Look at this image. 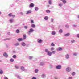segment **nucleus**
I'll use <instances>...</instances> for the list:
<instances>
[{
	"label": "nucleus",
	"mask_w": 79,
	"mask_h": 79,
	"mask_svg": "<svg viewBox=\"0 0 79 79\" xmlns=\"http://www.w3.org/2000/svg\"><path fill=\"white\" fill-rule=\"evenodd\" d=\"M34 31V29H33L32 28H31L29 29V31L28 32L27 34H28V35H31V33L33 32Z\"/></svg>",
	"instance_id": "f257e3e1"
},
{
	"label": "nucleus",
	"mask_w": 79,
	"mask_h": 79,
	"mask_svg": "<svg viewBox=\"0 0 79 79\" xmlns=\"http://www.w3.org/2000/svg\"><path fill=\"white\" fill-rule=\"evenodd\" d=\"M20 69L22 71H25V72L27 71V70L25 69L24 67L23 66H21L20 67Z\"/></svg>",
	"instance_id": "f03ea898"
},
{
	"label": "nucleus",
	"mask_w": 79,
	"mask_h": 79,
	"mask_svg": "<svg viewBox=\"0 0 79 79\" xmlns=\"http://www.w3.org/2000/svg\"><path fill=\"white\" fill-rule=\"evenodd\" d=\"M66 71L67 72H70L71 70V67H68L66 69Z\"/></svg>",
	"instance_id": "7ed1b4c3"
},
{
	"label": "nucleus",
	"mask_w": 79,
	"mask_h": 79,
	"mask_svg": "<svg viewBox=\"0 0 79 79\" xmlns=\"http://www.w3.org/2000/svg\"><path fill=\"white\" fill-rule=\"evenodd\" d=\"M61 65H58L56 67V69H61Z\"/></svg>",
	"instance_id": "20e7f679"
},
{
	"label": "nucleus",
	"mask_w": 79,
	"mask_h": 79,
	"mask_svg": "<svg viewBox=\"0 0 79 79\" xmlns=\"http://www.w3.org/2000/svg\"><path fill=\"white\" fill-rule=\"evenodd\" d=\"M37 41L39 44H41L43 42V40L40 39H38Z\"/></svg>",
	"instance_id": "39448f33"
},
{
	"label": "nucleus",
	"mask_w": 79,
	"mask_h": 79,
	"mask_svg": "<svg viewBox=\"0 0 79 79\" xmlns=\"http://www.w3.org/2000/svg\"><path fill=\"white\" fill-rule=\"evenodd\" d=\"M3 56L5 57V58H7L8 56V55L7 54V53L6 52H4L3 54Z\"/></svg>",
	"instance_id": "423d86ee"
},
{
	"label": "nucleus",
	"mask_w": 79,
	"mask_h": 79,
	"mask_svg": "<svg viewBox=\"0 0 79 79\" xmlns=\"http://www.w3.org/2000/svg\"><path fill=\"white\" fill-rule=\"evenodd\" d=\"M34 6V4L33 3L30 4L29 6V7H30V8H33Z\"/></svg>",
	"instance_id": "0eeeda50"
},
{
	"label": "nucleus",
	"mask_w": 79,
	"mask_h": 79,
	"mask_svg": "<svg viewBox=\"0 0 79 79\" xmlns=\"http://www.w3.org/2000/svg\"><path fill=\"white\" fill-rule=\"evenodd\" d=\"M65 58L66 59H69V55L68 54H67L65 55Z\"/></svg>",
	"instance_id": "6e6552de"
},
{
	"label": "nucleus",
	"mask_w": 79,
	"mask_h": 79,
	"mask_svg": "<svg viewBox=\"0 0 79 79\" xmlns=\"http://www.w3.org/2000/svg\"><path fill=\"white\" fill-rule=\"evenodd\" d=\"M45 62H40V66H44V65H45Z\"/></svg>",
	"instance_id": "1a4fd4ad"
},
{
	"label": "nucleus",
	"mask_w": 79,
	"mask_h": 79,
	"mask_svg": "<svg viewBox=\"0 0 79 79\" xmlns=\"http://www.w3.org/2000/svg\"><path fill=\"white\" fill-rule=\"evenodd\" d=\"M52 53L51 52L49 51L47 55H48V56H52Z\"/></svg>",
	"instance_id": "9d476101"
},
{
	"label": "nucleus",
	"mask_w": 79,
	"mask_h": 79,
	"mask_svg": "<svg viewBox=\"0 0 79 79\" xmlns=\"http://www.w3.org/2000/svg\"><path fill=\"white\" fill-rule=\"evenodd\" d=\"M3 73V71L2 70V69L0 68V74H2Z\"/></svg>",
	"instance_id": "9b49d317"
},
{
	"label": "nucleus",
	"mask_w": 79,
	"mask_h": 79,
	"mask_svg": "<svg viewBox=\"0 0 79 79\" xmlns=\"http://www.w3.org/2000/svg\"><path fill=\"white\" fill-rule=\"evenodd\" d=\"M32 13V11L31 10H28L27 11L26 14L27 15H28V14H29V13Z\"/></svg>",
	"instance_id": "f8f14e48"
},
{
	"label": "nucleus",
	"mask_w": 79,
	"mask_h": 79,
	"mask_svg": "<svg viewBox=\"0 0 79 79\" xmlns=\"http://www.w3.org/2000/svg\"><path fill=\"white\" fill-rule=\"evenodd\" d=\"M48 19V16H45L44 17V19L45 21H47Z\"/></svg>",
	"instance_id": "ddd939ff"
},
{
	"label": "nucleus",
	"mask_w": 79,
	"mask_h": 79,
	"mask_svg": "<svg viewBox=\"0 0 79 79\" xmlns=\"http://www.w3.org/2000/svg\"><path fill=\"white\" fill-rule=\"evenodd\" d=\"M26 45V44H25V43H24V42H22L21 43V45L22 46H23V47H25Z\"/></svg>",
	"instance_id": "4468645a"
},
{
	"label": "nucleus",
	"mask_w": 79,
	"mask_h": 79,
	"mask_svg": "<svg viewBox=\"0 0 79 79\" xmlns=\"http://www.w3.org/2000/svg\"><path fill=\"white\" fill-rule=\"evenodd\" d=\"M63 30L62 29H60L59 31V32L60 33V34H61V33H63Z\"/></svg>",
	"instance_id": "2eb2a0df"
},
{
	"label": "nucleus",
	"mask_w": 79,
	"mask_h": 79,
	"mask_svg": "<svg viewBox=\"0 0 79 79\" xmlns=\"http://www.w3.org/2000/svg\"><path fill=\"white\" fill-rule=\"evenodd\" d=\"M70 35V34L69 33H68L65 34L64 36L65 37H68V36H69Z\"/></svg>",
	"instance_id": "dca6fc26"
},
{
	"label": "nucleus",
	"mask_w": 79,
	"mask_h": 79,
	"mask_svg": "<svg viewBox=\"0 0 79 79\" xmlns=\"http://www.w3.org/2000/svg\"><path fill=\"white\" fill-rule=\"evenodd\" d=\"M16 32L17 34H19L20 32V31L19 29H17L16 30Z\"/></svg>",
	"instance_id": "f3484780"
},
{
	"label": "nucleus",
	"mask_w": 79,
	"mask_h": 79,
	"mask_svg": "<svg viewBox=\"0 0 79 79\" xmlns=\"http://www.w3.org/2000/svg\"><path fill=\"white\" fill-rule=\"evenodd\" d=\"M31 27L32 28H35V25L33 23L31 25Z\"/></svg>",
	"instance_id": "a211bd4d"
},
{
	"label": "nucleus",
	"mask_w": 79,
	"mask_h": 79,
	"mask_svg": "<svg viewBox=\"0 0 79 79\" xmlns=\"http://www.w3.org/2000/svg\"><path fill=\"white\" fill-rule=\"evenodd\" d=\"M51 34L54 35H55L56 34V32H55V31H53L52 32Z\"/></svg>",
	"instance_id": "6ab92c4d"
},
{
	"label": "nucleus",
	"mask_w": 79,
	"mask_h": 79,
	"mask_svg": "<svg viewBox=\"0 0 79 79\" xmlns=\"http://www.w3.org/2000/svg\"><path fill=\"white\" fill-rule=\"evenodd\" d=\"M52 0H49L48 1V2L49 5H52Z\"/></svg>",
	"instance_id": "aec40b11"
},
{
	"label": "nucleus",
	"mask_w": 79,
	"mask_h": 79,
	"mask_svg": "<svg viewBox=\"0 0 79 79\" xmlns=\"http://www.w3.org/2000/svg\"><path fill=\"white\" fill-rule=\"evenodd\" d=\"M9 21H10V23H13V22L14 21L13 20V19H10L9 20Z\"/></svg>",
	"instance_id": "412c9836"
},
{
	"label": "nucleus",
	"mask_w": 79,
	"mask_h": 79,
	"mask_svg": "<svg viewBox=\"0 0 79 79\" xmlns=\"http://www.w3.org/2000/svg\"><path fill=\"white\" fill-rule=\"evenodd\" d=\"M35 10L36 11H37L39 10V8L37 7H35Z\"/></svg>",
	"instance_id": "4be33fe9"
},
{
	"label": "nucleus",
	"mask_w": 79,
	"mask_h": 79,
	"mask_svg": "<svg viewBox=\"0 0 79 79\" xmlns=\"http://www.w3.org/2000/svg\"><path fill=\"white\" fill-rule=\"evenodd\" d=\"M39 71V70L37 69H35V73H37Z\"/></svg>",
	"instance_id": "5701e85b"
},
{
	"label": "nucleus",
	"mask_w": 79,
	"mask_h": 79,
	"mask_svg": "<svg viewBox=\"0 0 79 79\" xmlns=\"http://www.w3.org/2000/svg\"><path fill=\"white\" fill-rule=\"evenodd\" d=\"M15 46H18L19 45V43H17L14 44Z\"/></svg>",
	"instance_id": "b1692460"
},
{
	"label": "nucleus",
	"mask_w": 79,
	"mask_h": 79,
	"mask_svg": "<svg viewBox=\"0 0 79 79\" xmlns=\"http://www.w3.org/2000/svg\"><path fill=\"white\" fill-rule=\"evenodd\" d=\"M18 40L19 41V42H20L21 41H22L23 40V39L22 38H19L18 39Z\"/></svg>",
	"instance_id": "393cba45"
},
{
	"label": "nucleus",
	"mask_w": 79,
	"mask_h": 79,
	"mask_svg": "<svg viewBox=\"0 0 79 79\" xmlns=\"http://www.w3.org/2000/svg\"><path fill=\"white\" fill-rule=\"evenodd\" d=\"M41 76L42 78H44L45 76V74H43Z\"/></svg>",
	"instance_id": "a878e982"
},
{
	"label": "nucleus",
	"mask_w": 79,
	"mask_h": 79,
	"mask_svg": "<svg viewBox=\"0 0 79 79\" xmlns=\"http://www.w3.org/2000/svg\"><path fill=\"white\" fill-rule=\"evenodd\" d=\"M58 50H59V51H61V50H62V48L60 47H59L58 49H57Z\"/></svg>",
	"instance_id": "bb28decb"
},
{
	"label": "nucleus",
	"mask_w": 79,
	"mask_h": 79,
	"mask_svg": "<svg viewBox=\"0 0 79 79\" xmlns=\"http://www.w3.org/2000/svg\"><path fill=\"white\" fill-rule=\"evenodd\" d=\"M45 52H46V53H48V52H49V51H48V49H45Z\"/></svg>",
	"instance_id": "cd10ccee"
},
{
	"label": "nucleus",
	"mask_w": 79,
	"mask_h": 79,
	"mask_svg": "<svg viewBox=\"0 0 79 79\" xmlns=\"http://www.w3.org/2000/svg\"><path fill=\"white\" fill-rule=\"evenodd\" d=\"M76 75V73L75 72H73L72 73V76H74Z\"/></svg>",
	"instance_id": "c85d7f7f"
},
{
	"label": "nucleus",
	"mask_w": 79,
	"mask_h": 79,
	"mask_svg": "<svg viewBox=\"0 0 79 79\" xmlns=\"http://www.w3.org/2000/svg\"><path fill=\"white\" fill-rule=\"evenodd\" d=\"M31 24H34V20H31Z\"/></svg>",
	"instance_id": "c756f323"
},
{
	"label": "nucleus",
	"mask_w": 79,
	"mask_h": 79,
	"mask_svg": "<svg viewBox=\"0 0 79 79\" xmlns=\"http://www.w3.org/2000/svg\"><path fill=\"white\" fill-rule=\"evenodd\" d=\"M46 12L48 13H50V11L49 10H46Z\"/></svg>",
	"instance_id": "7c9ffc66"
},
{
	"label": "nucleus",
	"mask_w": 79,
	"mask_h": 79,
	"mask_svg": "<svg viewBox=\"0 0 79 79\" xmlns=\"http://www.w3.org/2000/svg\"><path fill=\"white\" fill-rule=\"evenodd\" d=\"M54 21V19H53V18H51V22H52V23H53Z\"/></svg>",
	"instance_id": "2f4dec72"
},
{
	"label": "nucleus",
	"mask_w": 79,
	"mask_h": 79,
	"mask_svg": "<svg viewBox=\"0 0 79 79\" xmlns=\"http://www.w3.org/2000/svg\"><path fill=\"white\" fill-rule=\"evenodd\" d=\"M10 62H13L14 61V59H11L10 60Z\"/></svg>",
	"instance_id": "473e14b6"
},
{
	"label": "nucleus",
	"mask_w": 79,
	"mask_h": 79,
	"mask_svg": "<svg viewBox=\"0 0 79 79\" xmlns=\"http://www.w3.org/2000/svg\"><path fill=\"white\" fill-rule=\"evenodd\" d=\"M33 58V57L32 56H30L29 57V60H32V59Z\"/></svg>",
	"instance_id": "72a5a7b5"
},
{
	"label": "nucleus",
	"mask_w": 79,
	"mask_h": 79,
	"mask_svg": "<svg viewBox=\"0 0 79 79\" xmlns=\"http://www.w3.org/2000/svg\"><path fill=\"white\" fill-rule=\"evenodd\" d=\"M62 2H63V3H64V4H65L66 3V1L65 0H63L62 1Z\"/></svg>",
	"instance_id": "f704fd0d"
},
{
	"label": "nucleus",
	"mask_w": 79,
	"mask_h": 79,
	"mask_svg": "<svg viewBox=\"0 0 79 79\" xmlns=\"http://www.w3.org/2000/svg\"><path fill=\"white\" fill-rule=\"evenodd\" d=\"M74 56H77V53H73V54Z\"/></svg>",
	"instance_id": "c9c22d12"
},
{
	"label": "nucleus",
	"mask_w": 79,
	"mask_h": 79,
	"mask_svg": "<svg viewBox=\"0 0 79 79\" xmlns=\"http://www.w3.org/2000/svg\"><path fill=\"white\" fill-rule=\"evenodd\" d=\"M13 58L15 59L16 58V55H14L13 56Z\"/></svg>",
	"instance_id": "e433bc0d"
},
{
	"label": "nucleus",
	"mask_w": 79,
	"mask_h": 79,
	"mask_svg": "<svg viewBox=\"0 0 79 79\" xmlns=\"http://www.w3.org/2000/svg\"><path fill=\"white\" fill-rule=\"evenodd\" d=\"M59 6H60V7H61L62 6H63V4L60 3L59 4Z\"/></svg>",
	"instance_id": "4c0bfd02"
},
{
	"label": "nucleus",
	"mask_w": 79,
	"mask_h": 79,
	"mask_svg": "<svg viewBox=\"0 0 79 79\" xmlns=\"http://www.w3.org/2000/svg\"><path fill=\"white\" fill-rule=\"evenodd\" d=\"M8 16L10 17H11L12 16V13H10L9 14Z\"/></svg>",
	"instance_id": "58836bf2"
},
{
	"label": "nucleus",
	"mask_w": 79,
	"mask_h": 79,
	"mask_svg": "<svg viewBox=\"0 0 79 79\" xmlns=\"http://www.w3.org/2000/svg\"><path fill=\"white\" fill-rule=\"evenodd\" d=\"M26 35L25 34L23 35V39H26Z\"/></svg>",
	"instance_id": "ea45409f"
},
{
	"label": "nucleus",
	"mask_w": 79,
	"mask_h": 79,
	"mask_svg": "<svg viewBox=\"0 0 79 79\" xmlns=\"http://www.w3.org/2000/svg\"><path fill=\"white\" fill-rule=\"evenodd\" d=\"M15 67L16 69H19V66L17 65H15Z\"/></svg>",
	"instance_id": "a19ab883"
},
{
	"label": "nucleus",
	"mask_w": 79,
	"mask_h": 79,
	"mask_svg": "<svg viewBox=\"0 0 79 79\" xmlns=\"http://www.w3.org/2000/svg\"><path fill=\"white\" fill-rule=\"evenodd\" d=\"M11 39L10 38H7L4 40H10Z\"/></svg>",
	"instance_id": "79ce46f5"
},
{
	"label": "nucleus",
	"mask_w": 79,
	"mask_h": 79,
	"mask_svg": "<svg viewBox=\"0 0 79 79\" xmlns=\"http://www.w3.org/2000/svg\"><path fill=\"white\" fill-rule=\"evenodd\" d=\"M65 26L67 28H68V27H69V25H66Z\"/></svg>",
	"instance_id": "37998d69"
},
{
	"label": "nucleus",
	"mask_w": 79,
	"mask_h": 79,
	"mask_svg": "<svg viewBox=\"0 0 79 79\" xmlns=\"http://www.w3.org/2000/svg\"><path fill=\"white\" fill-rule=\"evenodd\" d=\"M75 41L74 40H72L71 41V43H74Z\"/></svg>",
	"instance_id": "c03bdc74"
},
{
	"label": "nucleus",
	"mask_w": 79,
	"mask_h": 79,
	"mask_svg": "<svg viewBox=\"0 0 79 79\" xmlns=\"http://www.w3.org/2000/svg\"><path fill=\"white\" fill-rule=\"evenodd\" d=\"M51 45V46H55V44H54L53 43H52Z\"/></svg>",
	"instance_id": "a18cd8bd"
},
{
	"label": "nucleus",
	"mask_w": 79,
	"mask_h": 79,
	"mask_svg": "<svg viewBox=\"0 0 79 79\" xmlns=\"http://www.w3.org/2000/svg\"><path fill=\"white\" fill-rule=\"evenodd\" d=\"M28 27L27 26H25L24 27V28H25V29H27Z\"/></svg>",
	"instance_id": "49530a36"
},
{
	"label": "nucleus",
	"mask_w": 79,
	"mask_h": 79,
	"mask_svg": "<svg viewBox=\"0 0 79 79\" xmlns=\"http://www.w3.org/2000/svg\"><path fill=\"white\" fill-rule=\"evenodd\" d=\"M17 78H19V79H20V78H21V76H20L19 75H18Z\"/></svg>",
	"instance_id": "de8ad7c7"
},
{
	"label": "nucleus",
	"mask_w": 79,
	"mask_h": 79,
	"mask_svg": "<svg viewBox=\"0 0 79 79\" xmlns=\"http://www.w3.org/2000/svg\"><path fill=\"white\" fill-rule=\"evenodd\" d=\"M73 79V77H69L68 78V79Z\"/></svg>",
	"instance_id": "09e8293b"
},
{
	"label": "nucleus",
	"mask_w": 79,
	"mask_h": 79,
	"mask_svg": "<svg viewBox=\"0 0 79 79\" xmlns=\"http://www.w3.org/2000/svg\"><path fill=\"white\" fill-rule=\"evenodd\" d=\"M11 16L12 18H15V15H12Z\"/></svg>",
	"instance_id": "8fccbe9b"
},
{
	"label": "nucleus",
	"mask_w": 79,
	"mask_h": 79,
	"mask_svg": "<svg viewBox=\"0 0 79 79\" xmlns=\"http://www.w3.org/2000/svg\"><path fill=\"white\" fill-rule=\"evenodd\" d=\"M54 50V48H52L51 49V50L52 51L53 50Z\"/></svg>",
	"instance_id": "3c124183"
},
{
	"label": "nucleus",
	"mask_w": 79,
	"mask_h": 79,
	"mask_svg": "<svg viewBox=\"0 0 79 79\" xmlns=\"http://www.w3.org/2000/svg\"><path fill=\"white\" fill-rule=\"evenodd\" d=\"M52 53H53V54H55V51H52Z\"/></svg>",
	"instance_id": "603ef678"
},
{
	"label": "nucleus",
	"mask_w": 79,
	"mask_h": 79,
	"mask_svg": "<svg viewBox=\"0 0 79 79\" xmlns=\"http://www.w3.org/2000/svg\"><path fill=\"white\" fill-rule=\"evenodd\" d=\"M32 79H37V78H36V77H33L32 78Z\"/></svg>",
	"instance_id": "864d4df0"
},
{
	"label": "nucleus",
	"mask_w": 79,
	"mask_h": 79,
	"mask_svg": "<svg viewBox=\"0 0 79 79\" xmlns=\"http://www.w3.org/2000/svg\"><path fill=\"white\" fill-rule=\"evenodd\" d=\"M4 79H8L7 77H4Z\"/></svg>",
	"instance_id": "5fc2aeb1"
},
{
	"label": "nucleus",
	"mask_w": 79,
	"mask_h": 79,
	"mask_svg": "<svg viewBox=\"0 0 79 79\" xmlns=\"http://www.w3.org/2000/svg\"><path fill=\"white\" fill-rule=\"evenodd\" d=\"M77 37H78V38H79V34H77Z\"/></svg>",
	"instance_id": "6e6d98bb"
},
{
	"label": "nucleus",
	"mask_w": 79,
	"mask_h": 79,
	"mask_svg": "<svg viewBox=\"0 0 79 79\" xmlns=\"http://www.w3.org/2000/svg\"><path fill=\"white\" fill-rule=\"evenodd\" d=\"M20 15H23V12H22L20 13Z\"/></svg>",
	"instance_id": "4d7b16f0"
},
{
	"label": "nucleus",
	"mask_w": 79,
	"mask_h": 79,
	"mask_svg": "<svg viewBox=\"0 0 79 79\" xmlns=\"http://www.w3.org/2000/svg\"><path fill=\"white\" fill-rule=\"evenodd\" d=\"M51 28H52V29H54V27H53V26H52V27H51Z\"/></svg>",
	"instance_id": "13d9d810"
},
{
	"label": "nucleus",
	"mask_w": 79,
	"mask_h": 79,
	"mask_svg": "<svg viewBox=\"0 0 79 79\" xmlns=\"http://www.w3.org/2000/svg\"><path fill=\"white\" fill-rule=\"evenodd\" d=\"M52 67H53V66L52 65H50V68H52Z\"/></svg>",
	"instance_id": "bf43d9fd"
},
{
	"label": "nucleus",
	"mask_w": 79,
	"mask_h": 79,
	"mask_svg": "<svg viewBox=\"0 0 79 79\" xmlns=\"http://www.w3.org/2000/svg\"><path fill=\"white\" fill-rule=\"evenodd\" d=\"M7 34H8V35H10V32H8L7 33Z\"/></svg>",
	"instance_id": "052dcab7"
},
{
	"label": "nucleus",
	"mask_w": 79,
	"mask_h": 79,
	"mask_svg": "<svg viewBox=\"0 0 79 79\" xmlns=\"http://www.w3.org/2000/svg\"><path fill=\"white\" fill-rule=\"evenodd\" d=\"M73 26L75 27H76L77 26H76V25H74Z\"/></svg>",
	"instance_id": "680f3d73"
},
{
	"label": "nucleus",
	"mask_w": 79,
	"mask_h": 79,
	"mask_svg": "<svg viewBox=\"0 0 79 79\" xmlns=\"http://www.w3.org/2000/svg\"><path fill=\"white\" fill-rule=\"evenodd\" d=\"M47 6V7H50V5H48Z\"/></svg>",
	"instance_id": "e2e57ef3"
},
{
	"label": "nucleus",
	"mask_w": 79,
	"mask_h": 79,
	"mask_svg": "<svg viewBox=\"0 0 79 79\" xmlns=\"http://www.w3.org/2000/svg\"><path fill=\"white\" fill-rule=\"evenodd\" d=\"M77 18L79 19V15L77 16Z\"/></svg>",
	"instance_id": "0e129e2a"
},
{
	"label": "nucleus",
	"mask_w": 79,
	"mask_h": 79,
	"mask_svg": "<svg viewBox=\"0 0 79 79\" xmlns=\"http://www.w3.org/2000/svg\"><path fill=\"white\" fill-rule=\"evenodd\" d=\"M0 62H2V60H0Z\"/></svg>",
	"instance_id": "69168bd1"
},
{
	"label": "nucleus",
	"mask_w": 79,
	"mask_h": 79,
	"mask_svg": "<svg viewBox=\"0 0 79 79\" xmlns=\"http://www.w3.org/2000/svg\"><path fill=\"white\" fill-rule=\"evenodd\" d=\"M1 14V12L0 11V15Z\"/></svg>",
	"instance_id": "338daca9"
},
{
	"label": "nucleus",
	"mask_w": 79,
	"mask_h": 79,
	"mask_svg": "<svg viewBox=\"0 0 79 79\" xmlns=\"http://www.w3.org/2000/svg\"><path fill=\"white\" fill-rule=\"evenodd\" d=\"M52 8H53V7H52Z\"/></svg>",
	"instance_id": "774afa93"
}]
</instances>
